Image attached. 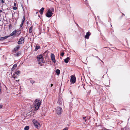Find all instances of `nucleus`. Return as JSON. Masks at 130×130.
<instances>
[{"instance_id":"8","label":"nucleus","mask_w":130,"mask_h":130,"mask_svg":"<svg viewBox=\"0 0 130 130\" xmlns=\"http://www.w3.org/2000/svg\"><path fill=\"white\" fill-rule=\"evenodd\" d=\"M24 42V38H21L19 39L18 43L19 44H20L23 43Z\"/></svg>"},{"instance_id":"27","label":"nucleus","mask_w":130,"mask_h":130,"mask_svg":"<svg viewBox=\"0 0 130 130\" xmlns=\"http://www.w3.org/2000/svg\"><path fill=\"white\" fill-rule=\"evenodd\" d=\"M25 18L24 17L23 18L22 20V23H24V22L25 21Z\"/></svg>"},{"instance_id":"33","label":"nucleus","mask_w":130,"mask_h":130,"mask_svg":"<svg viewBox=\"0 0 130 130\" xmlns=\"http://www.w3.org/2000/svg\"><path fill=\"white\" fill-rule=\"evenodd\" d=\"M1 2L2 3H4V1L3 0H1Z\"/></svg>"},{"instance_id":"24","label":"nucleus","mask_w":130,"mask_h":130,"mask_svg":"<svg viewBox=\"0 0 130 130\" xmlns=\"http://www.w3.org/2000/svg\"><path fill=\"white\" fill-rule=\"evenodd\" d=\"M30 82L32 84L35 83V81L32 80H30Z\"/></svg>"},{"instance_id":"30","label":"nucleus","mask_w":130,"mask_h":130,"mask_svg":"<svg viewBox=\"0 0 130 130\" xmlns=\"http://www.w3.org/2000/svg\"><path fill=\"white\" fill-rule=\"evenodd\" d=\"M23 23L21 22V24L20 25V27H22V26H23Z\"/></svg>"},{"instance_id":"3","label":"nucleus","mask_w":130,"mask_h":130,"mask_svg":"<svg viewBox=\"0 0 130 130\" xmlns=\"http://www.w3.org/2000/svg\"><path fill=\"white\" fill-rule=\"evenodd\" d=\"M32 122L36 127L37 129L39 128L40 127V125L39 123L35 120H34L32 121Z\"/></svg>"},{"instance_id":"15","label":"nucleus","mask_w":130,"mask_h":130,"mask_svg":"<svg viewBox=\"0 0 130 130\" xmlns=\"http://www.w3.org/2000/svg\"><path fill=\"white\" fill-rule=\"evenodd\" d=\"M20 46L19 45H17L15 47L14 49V50L15 51H17L20 48Z\"/></svg>"},{"instance_id":"23","label":"nucleus","mask_w":130,"mask_h":130,"mask_svg":"<svg viewBox=\"0 0 130 130\" xmlns=\"http://www.w3.org/2000/svg\"><path fill=\"white\" fill-rule=\"evenodd\" d=\"M20 71L19 70L17 71L15 73H16L17 75H18L20 74Z\"/></svg>"},{"instance_id":"10","label":"nucleus","mask_w":130,"mask_h":130,"mask_svg":"<svg viewBox=\"0 0 130 130\" xmlns=\"http://www.w3.org/2000/svg\"><path fill=\"white\" fill-rule=\"evenodd\" d=\"M90 33L89 32H87L86 34V35L85 37V38H86L87 39H89V36L90 35Z\"/></svg>"},{"instance_id":"39","label":"nucleus","mask_w":130,"mask_h":130,"mask_svg":"<svg viewBox=\"0 0 130 130\" xmlns=\"http://www.w3.org/2000/svg\"><path fill=\"white\" fill-rule=\"evenodd\" d=\"M37 13H38V12H36V13L37 14Z\"/></svg>"},{"instance_id":"5","label":"nucleus","mask_w":130,"mask_h":130,"mask_svg":"<svg viewBox=\"0 0 130 130\" xmlns=\"http://www.w3.org/2000/svg\"><path fill=\"white\" fill-rule=\"evenodd\" d=\"M63 104V101L62 99L61 98H59L57 102V106L61 107V106Z\"/></svg>"},{"instance_id":"22","label":"nucleus","mask_w":130,"mask_h":130,"mask_svg":"<svg viewBox=\"0 0 130 130\" xmlns=\"http://www.w3.org/2000/svg\"><path fill=\"white\" fill-rule=\"evenodd\" d=\"M29 127L28 126H26L24 128L25 130H28L29 129Z\"/></svg>"},{"instance_id":"25","label":"nucleus","mask_w":130,"mask_h":130,"mask_svg":"<svg viewBox=\"0 0 130 130\" xmlns=\"http://www.w3.org/2000/svg\"><path fill=\"white\" fill-rule=\"evenodd\" d=\"M15 74H13V75L12 76V77L14 79H15L16 78H17V77H16L15 76H14Z\"/></svg>"},{"instance_id":"19","label":"nucleus","mask_w":130,"mask_h":130,"mask_svg":"<svg viewBox=\"0 0 130 130\" xmlns=\"http://www.w3.org/2000/svg\"><path fill=\"white\" fill-rule=\"evenodd\" d=\"M32 26H31L29 28V33H31L32 32Z\"/></svg>"},{"instance_id":"35","label":"nucleus","mask_w":130,"mask_h":130,"mask_svg":"<svg viewBox=\"0 0 130 130\" xmlns=\"http://www.w3.org/2000/svg\"><path fill=\"white\" fill-rule=\"evenodd\" d=\"M53 84H51V87H52V86H53Z\"/></svg>"},{"instance_id":"28","label":"nucleus","mask_w":130,"mask_h":130,"mask_svg":"<svg viewBox=\"0 0 130 130\" xmlns=\"http://www.w3.org/2000/svg\"><path fill=\"white\" fill-rule=\"evenodd\" d=\"M83 119L84 120L85 122H86L87 121V119H86V118L85 117H83Z\"/></svg>"},{"instance_id":"11","label":"nucleus","mask_w":130,"mask_h":130,"mask_svg":"<svg viewBox=\"0 0 130 130\" xmlns=\"http://www.w3.org/2000/svg\"><path fill=\"white\" fill-rule=\"evenodd\" d=\"M9 37H10V36H6L4 37H0V41L6 39L7 38Z\"/></svg>"},{"instance_id":"31","label":"nucleus","mask_w":130,"mask_h":130,"mask_svg":"<svg viewBox=\"0 0 130 130\" xmlns=\"http://www.w3.org/2000/svg\"><path fill=\"white\" fill-rule=\"evenodd\" d=\"M17 9V8L16 7H13V9L14 10H16Z\"/></svg>"},{"instance_id":"2","label":"nucleus","mask_w":130,"mask_h":130,"mask_svg":"<svg viewBox=\"0 0 130 130\" xmlns=\"http://www.w3.org/2000/svg\"><path fill=\"white\" fill-rule=\"evenodd\" d=\"M55 109L56 113L58 115H59L61 114L62 110L61 107L56 106L55 108Z\"/></svg>"},{"instance_id":"6","label":"nucleus","mask_w":130,"mask_h":130,"mask_svg":"<svg viewBox=\"0 0 130 130\" xmlns=\"http://www.w3.org/2000/svg\"><path fill=\"white\" fill-rule=\"evenodd\" d=\"M71 82L73 83H74L76 81V78L73 75H72L70 79Z\"/></svg>"},{"instance_id":"12","label":"nucleus","mask_w":130,"mask_h":130,"mask_svg":"<svg viewBox=\"0 0 130 130\" xmlns=\"http://www.w3.org/2000/svg\"><path fill=\"white\" fill-rule=\"evenodd\" d=\"M70 60V58L69 57H67L64 60V61L66 63H67Z\"/></svg>"},{"instance_id":"26","label":"nucleus","mask_w":130,"mask_h":130,"mask_svg":"<svg viewBox=\"0 0 130 130\" xmlns=\"http://www.w3.org/2000/svg\"><path fill=\"white\" fill-rule=\"evenodd\" d=\"M84 1L86 4H88V2L87 0H84Z\"/></svg>"},{"instance_id":"13","label":"nucleus","mask_w":130,"mask_h":130,"mask_svg":"<svg viewBox=\"0 0 130 130\" xmlns=\"http://www.w3.org/2000/svg\"><path fill=\"white\" fill-rule=\"evenodd\" d=\"M17 32V30H14L11 33L10 35L11 36H13L14 35L16 34Z\"/></svg>"},{"instance_id":"32","label":"nucleus","mask_w":130,"mask_h":130,"mask_svg":"<svg viewBox=\"0 0 130 130\" xmlns=\"http://www.w3.org/2000/svg\"><path fill=\"white\" fill-rule=\"evenodd\" d=\"M62 130H68V128L67 127L65 128Z\"/></svg>"},{"instance_id":"36","label":"nucleus","mask_w":130,"mask_h":130,"mask_svg":"<svg viewBox=\"0 0 130 130\" xmlns=\"http://www.w3.org/2000/svg\"><path fill=\"white\" fill-rule=\"evenodd\" d=\"M15 80H16V81H17V82L18 81H19V79H18V80L16 79Z\"/></svg>"},{"instance_id":"18","label":"nucleus","mask_w":130,"mask_h":130,"mask_svg":"<svg viewBox=\"0 0 130 130\" xmlns=\"http://www.w3.org/2000/svg\"><path fill=\"white\" fill-rule=\"evenodd\" d=\"M56 72L57 73V75H59L60 74V71L58 69H57L56 70Z\"/></svg>"},{"instance_id":"4","label":"nucleus","mask_w":130,"mask_h":130,"mask_svg":"<svg viewBox=\"0 0 130 130\" xmlns=\"http://www.w3.org/2000/svg\"><path fill=\"white\" fill-rule=\"evenodd\" d=\"M37 60L38 61L39 63H40L41 62H43V59L42 55H40L38 56Z\"/></svg>"},{"instance_id":"14","label":"nucleus","mask_w":130,"mask_h":130,"mask_svg":"<svg viewBox=\"0 0 130 130\" xmlns=\"http://www.w3.org/2000/svg\"><path fill=\"white\" fill-rule=\"evenodd\" d=\"M44 8L42 7L39 11V12L41 14H43V11L44 10Z\"/></svg>"},{"instance_id":"21","label":"nucleus","mask_w":130,"mask_h":130,"mask_svg":"<svg viewBox=\"0 0 130 130\" xmlns=\"http://www.w3.org/2000/svg\"><path fill=\"white\" fill-rule=\"evenodd\" d=\"M40 46H39L37 45L36 46V47L35 48V50L36 51H37L38 50V49H39L40 48Z\"/></svg>"},{"instance_id":"34","label":"nucleus","mask_w":130,"mask_h":130,"mask_svg":"<svg viewBox=\"0 0 130 130\" xmlns=\"http://www.w3.org/2000/svg\"><path fill=\"white\" fill-rule=\"evenodd\" d=\"M2 107V105H0V109Z\"/></svg>"},{"instance_id":"9","label":"nucleus","mask_w":130,"mask_h":130,"mask_svg":"<svg viewBox=\"0 0 130 130\" xmlns=\"http://www.w3.org/2000/svg\"><path fill=\"white\" fill-rule=\"evenodd\" d=\"M51 58L52 61L54 63L56 62V60L55 56L54 54H51Z\"/></svg>"},{"instance_id":"16","label":"nucleus","mask_w":130,"mask_h":130,"mask_svg":"<svg viewBox=\"0 0 130 130\" xmlns=\"http://www.w3.org/2000/svg\"><path fill=\"white\" fill-rule=\"evenodd\" d=\"M17 65L16 64H15L13 66L12 68L11 69L12 71L14 69H15L17 67Z\"/></svg>"},{"instance_id":"17","label":"nucleus","mask_w":130,"mask_h":130,"mask_svg":"<svg viewBox=\"0 0 130 130\" xmlns=\"http://www.w3.org/2000/svg\"><path fill=\"white\" fill-rule=\"evenodd\" d=\"M21 54L20 53L18 52V53H17L16 54H14V55L15 56L18 57V56H19Z\"/></svg>"},{"instance_id":"20","label":"nucleus","mask_w":130,"mask_h":130,"mask_svg":"<svg viewBox=\"0 0 130 130\" xmlns=\"http://www.w3.org/2000/svg\"><path fill=\"white\" fill-rule=\"evenodd\" d=\"M54 8H51L50 9H49L48 10H49L50 11H51V12H53L54 11Z\"/></svg>"},{"instance_id":"7","label":"nucleus","mask_w":130,"mask_h":130,"mask_svg":"<svg viewBox=\"0 0 130 130\" xmlns=\"http://www.w3.org/2000/svg\"><path fill=\"white\" fill-rule=\"evenodd\" d=\"M53 13L50 11L49 10H48L46 14V16L48 17H50L53 15Z\"/></svg>"},{"instance_id":"1","label":"nucleus","mask_w":130,"mask_h":130,"mask_svg":"<svg viewBox=\"0 0 130 130\" xmlns=\"http://www.w3.org/2000/svg\"><path fill=\"white\" fill-rule=\"evenodd\" d=\"M41 102L38 99H36L35 101L34 107L36 110H37L39 108Z\"/></svg>"},{"instance_id":"37","label":"nucleus","mask_w":130,"mask_h":130,"mask_svg":"<svg viewBox=\"0 0 130 130\" xmlns=\"http://www.w3.org/2000/svg\"><path fill=\"white\" fill-rule=\"evenodd\" d=\"M16 4L15 3H14V5L15 6L16 5Z\"/></svg>"},{"instance_id":"29","label":"nucleus","mask_w":130,"mask_h":130,"mask_svg":"<svg viewBox=\"0 0 130 130\" xmlns=\"http://www.w3.org/2000/svg\"><path fill=\"white\" fill-rule=\"evenodd\" d=\"M64 52H62L61 53L60 55L63 56L64 55Z\"/></svg>"},{"instance_id":"38","label":"nucleus","mask_w":130,"mask_h":130,"mask_svg":"<svg viewBox=\"0 0 130 130\" xmlns=\"http://www.w3.org/2000/svg\"><path fill=\"white\" fill-rule=\"evenodd\" d=\"M2 12V10H0V13H1V12Z\"/></svg>"}]
</instances>
